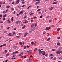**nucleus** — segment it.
I'll list each match as a JSON object with an SVG mask.
<instances>
[{
  "label": "nucleus",
  "instance_id": "f257e3e1",
  "mask_svg": "<svg viewBox=\"0 0 62 62\" xmlns=\"http://www.w3.org/2000/svg\"><path fill=\"white\" fill-rule=\"evenodd\" d=\"M41 53L43 55H45V52L44 51H42L41 52Z\"/></svg>",
  "mask_w": 62,
  "mask_h": 62
},
{
  "label": "nucleus",
  "instance_id": "f03ea898",
  "mask_svg": "<svg viewBox=\"0 0 62 62\" xmlns=\"http://www.w3.org/2000/svg\"><path fill=\"white\" fill-rule=\"evenodd\" d=\"M23 54V52H22L20 54H19V55H17V56H22Z\"/></svg>",
  "mask_w": 62,
  "mask_h": 62
},
{
  "label": "nucleus",
  "instance_id": "7ed1b4c3",
  "mask_svg": "<svg viewBox=\"0 0 62 62\" xmlns=\"http://www.w3.org/2000/svg\"><path fill=\"white\" fill-rule=\"evenodd\" d=\"M51 29V27H47L46 29V31H47V30H49V29Z\"/></svg>",
  "mask_w": 62,
  "mask_h": 62
},
{
  "label": "nucleus",
  "instance_id": "20e7f679",
  "mask_svg": "<svg viewBox=\"0 0 62 62\" xmlns=\"http://www.w3.org/2000/svg\"><path fill=\"white\" fill-rule=\"evenodd\" d=\"M23 11L22 10V11H21L19 13V14H21V15H22V14H23Z\"/></svg>",
  "mask_w": 62,
  "mask_h": 62
},
{
  "label": "nucleus",
  "instance_id": "39448f33",
  "mask_svg": "<svg viewBox=\"0 0 62 62\" xmlns=\"http://www.w3.org/2000/svg\"><path fill=\"white\" fill-rule=\"evenodd\" d=\"M24 21H25V22H23V23H28V21L27 20H24Z\"/></svg>",
  "mask_w": 62,
  "mask_h": 62
},
{
  "label": "nucleus",
  "instance_id": "423d86ee",
  "mask_svg": "<svg viewBox=\"0 0 62 62\" xmlns=\"http://www.w3.org/2000/svg\"><path fill=\"white\" fill-rule=\"evenodd\" d=\"M35 26V25L34 24H32L31 26V28H34V26Z\"/></svg>",
  "mask_w": 62,
  "mask_h": 62
},
{
  "label": "nucleus",
  "instance_id": "0eeeda50",
  "mask_svg": "<svg viewBox=\"0 0 62 62\" xmlns=\"http://www.w3.org/2000/svg\"><path fill=\"white\" fill-rule=\"evenodd\" d=\"M7 53V50H5V51L3 52V54H6Z\"/></svg>",
  "mask_w": 62,
  "mask_h": 62
},
{
  "label": "nucleus",
  "instance_id": "6e6552de",
  "mask_svg": "<svg viewBox=\"0 0 62 62\" xmlns=\"http://www.w3.org/2000/svg\"><path fill=\"white\" fill-rule=\"evenodd\" d=\"M21 21H16V23L17 24H18V23H21Z\"/></svg>",
  "mask_w": 62,
  "mask_h": 62
},
{
  "label": "nucleus",
  "instance_id": "1a4fd4ad",
  "mask_svg": "<svg viewBox=\"0 0 62 62\" xmlns=\"http://www.w3.org/2000/svg\"><path fill=\"white\" fill-rule=\"evenodd\" d=\"M56 53L57 54H60V53L59 52V51H57L56 52Z\"/></svg>",
  "mask_w": 62,
  "mask_h": 62
},
{
  "label": "nucleus",
  "instance_id": "9d476101",
  "mask_svg": "<svg viewBox=\"0 0 62 62\" xmlns=\"http://www.w3.org/2000/svg\"><path fill=\"white\" fill-rule=\"evenodd\" d=\"M11 34L10 33H9L8 35V37H9L10 36H11Z\"/></svg>",
  "mask_w": 62,
  "mask_h": 62
},
{
  "label": "nucleus",
  "instance_id": "9b49d317",
  "mask_svg": "<svg viewBox=\"0 0 62 62\" xmlns=\"http://www.w3.org/2000/svg\"><path fill=\"white\" fill-rule=\"evenodd\" d=\"M13 17H12L11 18V20H12V22H13V21H14V20H13Z\"/></svg>",
  "mask_w": 62,
  "mask_h": 62
},
{
  "label": "nucleus",
  "instance_id": "f8f14e48",
  "mask_svg": "<svg viewBox=\"0 0 62 62\" xmlns=\"http://www.w3.org/2000/svg\"><path fill=\"white\" fill-rule=\"evenodd\" d=\"M7 21H8V23H10V21H9V20L8 19L7 20Z\"/></svg>",
  "mask_w": 62,
  "mask_h": 62
},
{
  "label": "nucleus",
  "instance_id": "ddd939ff",
  "mask_svg": "<svg viewBox=\"0 0 62 62\" xmlns=\"http://www.w3.org/2000/svg\"><path fill=\"white\" fill-rule=\"evenodd\" d=\"M19 1L18 0H17L16 1V4H19Z\"/></svg>",
  "mask_w": 62,
  "mask_h": 62
},
{
  "label": "nucleus",
  "instance_id": "4468645a",
  "mask_svg": "<svg viewBox=\"0 0 62 62\" xmlns=\"http://www.w3.org/2000/svg\"><path fill=\"white\" fill-rule=\"evenodd\" d=\"M7 14L4 15L3 16V17L5 18V17H6V16H7Z\"/></svg>",
  "mask_w": 62,
  "mask_h": 62
},
{
  "label": "nucleus",
  "instance_id": "2eb2a0df",
  "mask_svg": "<svg viewBox=\"0 0 62 62\" xmlns=\"http://www.w3.org/2000/svg\"><path fill=\"white\" fill-rule=\"evenodd\" d=\"M57 46H60V43L58 42V43H57Z\"/></svg>",
  "mask_w": 62,
  "mask_h": 62
},
{
  "label": "nucleus",
  "instance_id": "dca6fc26",
  "mask_svg": "<svg viewBox=\"0 0 62 62\" xmlns=\"http://www.w3.org/2000/svg\"><path fill=\"white\" fill-rule=\"evenodd\" d=\"M10 8V6H8L6 7V8Z\"/></svg>",
  "mask_w": 62,
  "mask_h": 62
},
{
  "label": "nucleus",
  "instance_id": "f3484780",
  "mask_svg": "<svg viewBox=\"0 0 62 62\" xmlns=\"http://www.w3.org/2000/svg\"><path fill=\"white\" fill-rule=\"evenodd\" d=\"M60 30V28H58L57 29V31H59Z\"/></svg>",
  "mask_w": 62,
  "mask_h": 62
},
{
  "label": "nucleus",
  "instance_id": "a211bd4d",
  "mask_svg": "<svg viewBox=\"0 0 62 62\" xmlns=\"http://www.w3.org/2000/svg\"><path fill=\"white\" fill-rule=\"evenodd\" d=\"M29 51H28L26 52L25 54H29Z\"/></svg>",
  "mask_w": 62,
  "mask_h": 62
},
{
  "label": "nucleus",
  "instance_id": "6ab92c4d",
  "mask_svg": "<svg viewBox=\"0 0 62 62\" xmlns=\"http://www.w3.org/2000/svg\"><path fill=\"white\" fill-rule=\"evenodd\" d=\"M57 2H54L53 3V4H56Z\"/></svg>",
  "mask_w": 62,
  "mask_h": 62
},
{
  "label": "nucleus",
  "instance_id": "aec40b11",
  "mask_svg": "<svg viewBox=\"0 0 62 62\" xmlns=\"http://www.w3.org/2000/svg\"><path fill=\"white\" fill-rule=\"evenodd\" d=\"M26 46H24V49H26Z\"/></svg>",
  "mask_w": 62,
  "mask_h": 62
},
{
  "label": "nucleus",
  "instance_id": "412c9836",
  "mask_svg": "<svg viewBox=\"0 0 62 62\" xmlns=\"http://www.w3.org/2000/svg\"><path fill=\"white\" fill-rule=\"evenodd\" d=\"M13 48L14 49H16L17 48V47L16 46H13Z\"/></svg>",
  "mask_w": 62,
  "mask_h": 62
},
{
  "label": "nucleus",
  "instance_id": "4be33fe9",
  "mask_svg": "<svg viewBox=\"0 0 62 62\" xmlns=\"http://www.w3.org/2000/svg\"><path fill=\"white\" fill-rule=\"evenodd\" d=\"M31 44H32V45H33L34 44V43L33 42H31Z\"/></svg>",
  "mask_w": 62,
  "mask_h": 62
},
{
  "label": "nucleus",
  "instance_id": "5701e85b",
  "mask_svg": "<svg viewBox=\"0 0 62 62\" xmlns=\"http://www.w3.org/2000/svg\"><path fill=\"white\" fill-rule=\"evenodd\" d=\"M41 10V9H38L37 10V11H38V12H39V11H40Z\"/></svg>",
  "mask_w": 62,
  "mask_h": 62
},
{
  "label": "nucleus",
  "instance_id": "b1692460",
  "mask_svg": "<svg viewBox=\"0 0 62 62\" xmlns=\"http://www.w3.org/2000/svg\"><path fill=\"white\" fill-rule=\"evenodd\" d=\"M29 52H30V53H32V50H29Z\"/></svg>",
  "mask_w": 62,
  "mask_h": 62
},
{
  "label": "nucleus",
  "instance_id": "393cba45",
  "mask_svg": "<svg viewBox=\"0 0 62 62\" xmlns=\"http://www.w3.org/2000/svg\"><path fill=\"white\" fill-rule=\"evenodd\" d=\"M59 58L60 59H62V57H59Z\"/></svg>",
  "mask_w": 62,
  "mask_h": 62
},
{
  "label": "nucleus",
  "instance_id": "a878e982",
  "mask_svg": "<svg viewBox=\"0 0 62 62\" xmlns=\"http://www.w3.org/2000/svg\"><path fill=\"white\" fill-rule=\"evenodd\" d=\"M9 54H10L8 53V54H6V55H7V56H8V55H9Z\"/></svg>",
  "mask_w": 62,
  "mask_h": 62
},
{
  "label": "nucleus",
  "instance_id": "bb28decb",
  "mask_svg": "<svg viewBox=\"0 0 62 62\" xmlns=\"http://www.w3.org/2000/svg\"><path fill=\"white\" fill-rule=\"evenodd\" d=\"M25 27V26H24L22 28V29H24Z\"/></svg>",
  "mask_w": 62,
  "mask_h": 62
},
{
  "label": "nucleus",
  "instance_id": "cd10ccee",
  "mask_svg": "<svg viewBox=\"0 0 62 62\" xmlns=\"http://www.w3.org/2000/svg\"><path fill=\"white\" fill-rule=\"evenodd\" d=\"M33 14H34V13H31V14L30 15V16H32L33 15Z\"/></svg>",
  "mask_w": 62,
  "mask_h": 62
},
{
  "label": "nucleus",
  "instance_id": "c85d7f7f",
  "mask_svg": "<svg viewBox=\"0 0 62 62\" xmlns=\"http://www.w3.org/2000/svg\"><path fill=\"white\" fill-rule=\"evenodd\" d=\"M19 44H20V45H22V42H20L19 43Z\"/></svg>",
  "mask_w": 62,
  "mask_h": 62
},
{
  "label": "nucleus",
  "instance_id": "c756f323",
  "mask_svg": "<svg viewBox=\"0 0 62 62\" xmlns=\"http://www.w3.org/2000/svg\"><path fill=\"white\" fill-rule=\"evenodd\" d=\"M16 38H20V37L19 36H17L16 37Z\"/></svg>",
  "mask_w": 62,
  "mask_h": 62
},
{
  "label": "nucleus",
  "instance_id": "7c9ffc66",
  "mask_svg": "<svg viewBox=\"0 0 62 62\" xmlns=\"http://www.w3.org/2000/svg\"><path fill=\"white\" fill-rule=\"evenodd\" d=\"M38 51L39 52H41V50L40 49H39L38 50Z\"/></svg>",
  "mask_w": 62,
  "mask_h": 62
},
{
  "label": "nucleus",
  "instance_id": "2f4dec72",
  "mask_svg": "<svg viewBox=\"0 0 62 62\" xmlns=\"http://www.w3.org/2000/svg\"><path fill=\"white\" fill-rule=\"evenodd\" d=\"M6 45H6V44H3V45H2V46H6Z\"/></svg>",
  "mask_w": 62,
  "mask_h": 62
},
{
  "label": "nucleus",
  "instance_id": "473e14b6",
  "mask_svg": "<svg viewBox=\"0 0 62 62\" xmlns=\"http://www.w3.org/2000/svg\"><path fill=\"white\" fill-rule=\"evenodd\" d=\"M49 40H50V38H48L47 39V41H49Z\"/></svg>",
  "mask_w": 62,
  "mask_h": 62
},
{
  "label": "nucleus",
  "instance_id": "72a5a7b5",
  "mask_svg": "<svg viewBox=\"0 0 62 62\" xmlns=\"http://www.w3.org/2000/svg\"><path fill=\"white\" fill-rule=\"evenodd\" d=\"M46 33V32H43V35H44V34H45Z\"/></svg>",
  "mask_w": 62,
  "mask_h": 62
},
{
  "label": "nucleus",
  "instance_id": "f704fd0d",
  "mask_svg": "<svg viewBox=\"0 0 62 62\" xmlns=\"http://www.w3.org/2000/svg\"><path fill=\"white\" fill-rule=\"evenodd\" d=\"M37 2V4H39V3H40V1H38Z\"/></svg>",
  "mask_w": 62,
  "mask_h": 62
},
{
  "label": "nucleus",
  "instance_id": "c9c22d12",
  "mask_svg": "<svg viewBox=\"0 0 62 62\" xmlns=\"http://www.w3.org/2000/svg\"><path fill=\"white\" fill-rule=\"evenodd\" d=\"M54 58V57H50V59H52L53 58Z\"/></svg>",
  "mask_w": 62,
  "mask_h": 62
},
{
  "label": "nucleus",
  "instance_id": "e433bc0d",
  "mask_svg": "<svg viewBox=\"0 0 62 62\" xmlns=\"http://www.w3.org/2000/svg\"><path fill=\"white\" fill-rule=\"evenodd\" d=\"M22 4H24V1H22Z\"/></svg>",
  "mask_w": 62,
  "mask_h": 62
},
{
  "label": "nucleus",
  "instance_id": "4c0bfd02",
  "mask_svg": "<svg viewBox=\"0 0 62 62\" xmlns=\"http://www.w3.org/2000/svg\"><path fill=\"white\" fill-rule=\"evenodd\" d=\"M15 53H16L15 52H13V54H13V55H14V54H15Z\"/></svg>",
  "mask_w": 62,
  "mask_h": 62
},
{
  "label": "nucleus",
  "instance_id": "58836bf2",
  "mask_svg": "<svg viewBox=\"0 0 62 62\" xmlns=\"http://www.w3.org/2000/svg\"><path fill=\"white\" fill-rule=\"evenodd\" d=\"M27 34H28V33H25V35H27Z\"/></svg>",
  "mask_w": 62,
  "mask_h": 62
},
{
  "label": "nucleus",
  "instance_id": "ea45409f",
  "mask_svg": "<svg viewBox=\"0 0 62 62\" xmlns=\"http://www.w3.org/2000/svg\"><path fill=\"white\" fill-rule=\"evenodd\" d=\"M42 15L41 16H40V18H42Z\"/></svg>",
  "mask_w": 62,
  "mask_h": 62
},
{
  "label": "nucleus",
  "instance_id": "a19ab883",
  "mask_svg": "<svg viewBox=\"0 0 62 62\" xmlns=\"http://www.w3.org/2000/svg\"><path fill=\"white\" fill-rule=\"evenodd\" d=\"M16 52V53H19V52L18 51H16L15 52Z\"/></svg>",
  "mask_w": 62,
  "mask_h": 62
},
{
  "label": "nucleus",
  "instance_id": "79ce46f5",
  "mask_svg": "<svg viewBox=\"0 0 62 62\" xmlns=\"http://www.w3.org/2000/svg\"><path fill=\"white\" fill-rule=\"evenodd\" d=\"M20 14H17V16H20Z\"/></svg>",
  "mask_w": 62,
  "mask_h": 62
},
{
  "label": "nucleus",
  "instance_id": "37998d69",
  "mask_svg": "<svg viewBox=\"0 0 62 62\" xmlns=\"http://www.w3.org/2000/svg\"><path fill=\"white\" fill-rule=\"evenodd\" d=\"M14 3H15L14 1H13L12 2V4H13V5H14Z\"/></svg>",
  "mask_w": 62,
  "mask_h": 62
},
{
  "label": "nucleus",
  "instance_id": "c03bdc74",
  "mask_svg": "<svg viewBox=\"0 0 62 62\" xmlns=\"http://www.w3.org/2000/svg\"><path fill=\"white\" fill-rule=\"evenodd\" d=\"M52 21V20H49V23H50Z\"/></svg>",
  "mask_w": 62,
  "mask_h": 62
},
{
  "label": "nucleus",
  "instance_id": "a18cd8bd",
  "mask_svg": "<svg viewBox=\"0 0 62 62\" xmlns=\"http://www.w3.org/2000/svg\"><path fill=\"white\" fill-rule=\"evenodd\" d=\"M61 38L60 37H58L57 38V39H60Z\"/></svg>",
  "mask_w": 62,
  "mask_h": 62
},
{
  "label": "nucleus",
  "instance_id": "49530a36",
  "mask_svg": "<svg viewBox=\"0 0 62 62\" xmlns=\"http://www.w3.org/2000/svg\"><path fill=\"white\" fill-rule=\"evenodd\" d=\"M40 1V0H35V1L36 2L38 1Z\"/></svg>",
  "mask_w": 62,
  "mask_h": 62
},
{
  "label": "nucleus",
  "instance_id": "de8ad7c7",
  "mask_svg": "<svg viewBox=\"0 0 62 62\" xmlns=\"http://www.w3.org/2000/svg\"><path fill=\"white\" fill-rule=\"evenodd\" d=\"M30 7H31V6H29V7H28V8H27V9H28L29 8H30Z\"/></svg>",
  "mask_w": 62,
  "mask_h": 62
},
{
  "label": "nucleus",
  "instance_id": "09e8293b",
  "mask_svg": "<svg viewBox=\"0 0 62 62\" xmlns=\"http://www.w3.org/2000/svg\"><path fill=\"white\" fill-rule=\"evenodd\" d=\"M33 22V20H31V23H32Z\"/></svg>",
  "mask_w": 62,
  "mask_h": 62
},
{
  "label": "nucleus",
  "instance_id": "8fccbe9b",
  "mask_svg": "<svg viewBox=\"0 0 62 62\" xmlns=\"http://www.w3.org/2000/svg\"><path fill=\"white\" fill-rule=\"evenodd\" d=\"M53 60H56V58H54V59H53Z\"/></svg>",
  "mask_w": 62,
  "mask_h": 62
},
{
  "label": "nucleus",
  "instance_id": "3c124183",
  "mask_svg": "<svg viewBox=\"0 0 62 62\" xmlns=\"http://www.w3.org/2000/svg\"><path fill=\"white\" fill-rule=\"evenodd\" d=\"M37 26V24H35V27H36V26Z\"/></svg>",
  "mask_w": 62,
  "mask_h": 62
},
{
  "label": "nucleus",
  "instance_id": "603ef678",
  "mask_svg": "<svg viewBox=\"0 0 62 62\" xmlns=\"http://www.w3.org/2000/svg\"><path fill=\"white\" fill-rule=\"evenodd\" d=\"M13 34H15V35H16V33L15 32H14L13 33Z\"/></svg>",
  "mask_w": 62,
  "mask_h": 62
},
{
  "label": "nucleus",
  "instance_id": "864d4df0",
  "mask_svg": "<svg viewBox=\"0 0 62 62\" xmlns=\"http://www.w3.org/2000/svg\"><path fill=\"white\" fill-rule=\"evenodd\" d=\"M53 54H50V56H53Z\"/></svg>",
  "mask_w": 62,
  "mask_h": 62
},
{
  "label": "nucleus",
  "instance_id": "5fc2aeb1",
  "mask_svg": "<svg viewBox=\"0 0 62 62\" xmlns=\"http://www.w3.org/2000/svg\"><path fill=\"white\" fill-rule=\"evenodd\" d=\"M37 4H38V3L37 2L36 3H35V5H37Z\"/></svg>",
  "mask_w": 62,
  "mask_h": 62
},
{
  "label": "nucleus",
  "instance_id": "6e6d98bb",
  "mask_svg": "<svg viewBox=\"0 0 62 62\" xmlns=\"http://www.w3.org/2000/svg\"><path fill=\"white\" fill-rule=\"evenodd\" d=\"M9 28H10V27H8L7 28V29H9Z\"/></svg>",
  "mask_w": 62,
  "mask_h": 62
},
{
  "label": "nucleus",
  "instance_id": "4d7b16f0",
  "mask_svg": "<svg viewBox=\"0 0 62 62\" xmlns=\"http://www.w3.org/2000/svg\"><path fill=\"white\" fill-rule=\"evenodd\" d=\"M19 35H20V36H21V35H22L21 34V33H19Z\"/></svg>",
  "mask_w": 62,
  "mask_h": 62
},
{
  "label": "nucleus",
  "instance_id": "13d9d810",
  "mask_svg": "<svg viewBox=\"0 0 62 62\" xmlns=\"http://www.w3.org/2000/svg\"><path fill=\"white\" fill-rule=\"evenodd\" d=\"M3 47V45H2L0 46V48H1V47Z\"/></svg>",
  "mask_w": 62,
  "mask_h": 62
},
{
  "label": "nucleus",
  "instance_id": "bf43d9fd",
  "mask_svg": "<svg viewBox=\"0 0 62 62\" xmlns=\"http://www.w3.org/2000/svg\"><path fill=\"white\" fill-rule=\"evenodd\" d=\"M24 58H26V56H24Z\"/></svg>",
  "mask_w": 62,
  "mask_h": 62
},
{
  "label": "nucleus",
  "instance_id": "052dcab7",
  "mask_svg": "<svg viewBox=\"0 0 62 62\" xmlns=\"http://www.w3.org/2000/svg\"><path fill=\"white\" fill-rule=\"evenodd\" d=\"M46 11H47L46 10L45 11H44L43 12H46Z\"/></svg>",
  "mask_w": 62,
  "mask_h": 62
},
{
  "label": "nucleus",
  "instance_id": "680f3d73",
  "mask_svg": "<svg viewBox=\"0 0 62 62\" xmlns=\"http://www.w3.org/2000/svg\"><path fill=\"white\" fill-rule=\"evenodd\" d=\"M11 9H12V10H14V8H11Z\"/></svg>",
  "mask_w": 62,
  "mask_h": 62
},
{
  "label": "nucleus",
  "instance_id": "e2e57ef3",
  "mask_svg": "<svg viewBox=\"0 0 62 62\" xmlns=\"http://www.w3.org/2000/svg\"><path fill=\"white\" fill-rule=\"evenodd\" d=\"M48 17H49V16H47L46 17V18H48Z\"/></svg>",
  "mask_w": 62,
  "mask_h": 62
},
{
  "label": "nucleus",
  "instance_id": "0e129e2a",
  "mask_svg": "<svg viewBox=\"0 0 62 62\" xmlns=\"http://www.w3.org/2000/svg\"><path fill=\"white\" fill-rule=\"evenodd\" d=\"M2 15H0V17H2Z\"/></svg>",
  "mask_w": 62,
  "mask_h": 62
},
{
  "label": "nucleus",
  "instance_id": "69168bd1",
  "mask_svg": "<svg viewBox=\"0 0 62 62\" xmlns=\"http://www.w3.org/2000/svg\"><path fill=\"white\" fill-rule=\"evenodd\" d=\"M26 46L27 47V48H29V46H28V45L27 46Z\"/></svg>",
  "mask_w": 62,
  "mask_h": 62
},
{
  "label": "nucleus",
  "instance_id": "338daca9",
  "mask_svg": "<svg viewBox=\"0 0 62 62\" xmlns=\"http://www.w3.org/2000/svg\"><path fill=\"white\" fill-rule=\"evenodd\" d=\"M52 51H53V52H54V49H53Z\"/></svg>",
  "mask_w": 62,
  "mask_h": 62
},
{
  "label": "nucleus",
  "instance_id": "774afa93",
  "mask_svg": "<svg viewBox=\"0 0 62 62\" xmlns=\"http://www.w3.org/2000/svg\"><path fill=\"white\" fill-rule=\"evenodd\" d=\"M51 10H52V9H53V7H52L51 8Z\"/></svg>",
  "mask_w": 62,
  "mask_h": 62
}]
</instances>
